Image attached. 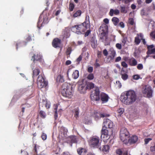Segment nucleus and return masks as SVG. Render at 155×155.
<instances>
[{
    "label": "nucleus",
    "mask_w": 155,
    "mask_h": 155,
    "mask_svg": "<svg viewBox=\"0 0 155 155\" xmlns=\"http://www.w3.org/2000/svg\"><path fill=\"white\" fill-rule=\"evenodd\" d=\"M137 99V96L135 92L132 90L126 91L121 97L122 102L127 105L132 104Z\"/></svg>",
    "instance_id": "f257e3e1"
},
{
    "label": "nucleus",
    "mask_w": 155,
    "mask_h": 155,
    "mask_svg": "<svg viewBox=\"0 0 155 155\" xmlns=\"http://www.w3.org/2000/svg\"><path fill=\"white\" fill-rule=\"evenodd\" d=\"M72 87L67 83L63 84L61 86V93L62 95L68 98H71L73 96V91Z\"/></svg>",
    "instance_id": "f03ea898"
},
{
    "label": "nucleus",
    "mask_w": 155,
    "mask_h": 155,
    "mask_svg": "<svg viewBox=\"0 0 155 155\" xmlns=\"http://www.w3.org/2000/svg\"><path fill=\"white\" fill-rule=\"evenodd\" d=\"M88 28L83 23L74 25L71 27V30L73 32L78 34H83Z\"/></svg>",
    "instance_id": "7ed1b4c3"
},
{
    "label": "nucleus",
    "mask_w": 155,
    "mask_h": 155,
    "mask_svg": "<svg viewBox=\"0 0 155 155\" xmlns=\"http://www.w3.org/2000/svg\"><path fill=\"white\" fill-rule=\"evenodd\" d=\"M130 137L129 133L127 129L125 128H122L120 130V139L124 143H128V140Z\"/></svg>",
    "instance_id": "20e7f679"
},
{
    "label": "nucleus",
    "mask_w": 155,
    "mask_h": 155,
    "mask_svg": "<svg viewBox=\"0 0 155 155\" xmlns=\"http://www.w3.org/2000/svg\"><path fill=\"white\" fill-rule=\"evenodd\" d=\"M89 143L91 147L94 148H98L101 145L100 138L96 136H93L91 137Z\"/></svg>",
    "instance_id": "39448f33"
},
{
    "label": "nucleus",
    "mask_w": 155,
    "mask_h": 155,
    "mask_svg": "<svg viewBox=\"0 0 155 155\" xmlns=\"http://www.w3.org/2000/svg\"><path fill=\"white\" fill-rule=\"evenodd\" d=\"M37 82L38 87L39 88L45 87L48 84V82L45 81L44 76L42 75H39Z\"/></svg>",
    "instance_id": "423d86ee"
},
{
    "label": "nucleus",
    "mask_w": 155,
    "mask_h": 155,
    "mask_svg": "<svg viewBox=\"0 0 155 155\" xmlns=\"http://www.w3.org/2000/svg\"><path fill=\"white\" fill-rule=\"evenodd\" d=\"M100 91L98 87H96L94 91V93L90 95L91 100L93 101H99Z\"/></svg>",
    "instance_id": "0eeeda50"
},
{
    "label": "nucleus",
    "mask_w": 155,
    "mask_h": 155,
    "mask_svg": "<svg viewBox=\"0 0 155 155\" xmlns=\"http://www.w3.org/2000/svg\"><path fill=\"white\" fill-rule=\"evenodd\" d=\"M153 92V91L151 86L148 85H145L142 91L143 94H147V97L148 98L152 97Z\"/></svg>",
    "instance_id": "6e6552de"
},
{
    "label": "nucleus",
    "mask_w": 155,
    "mask_h": 155,
    "mask_svg": "<svg viewBox=\"0 0 155 155\" xmlns=\"http://www.w3.org/2000/svg\"><path fill=\"white\" fill-rule=\"evenodd\" d=\"M59 137L64 140L66 137L68 130L64 127H59Z\"/></svg>",
    "instance_id": "1a4fd4ad"
},
{
    "label": "nucleus",
    "mask_w": 155,
    "mask_h": 155,
    "mask_svg": "<svg viewBox=\"0 0 155 155\" xmlns=\"http://www.w3.org/2000/svg\"><path fill=\"white\" fill-rule=\"evenodd\" d=\"M110 99V97L108 94L104 92L100 93L99 101L102 103L104 104L107 102Z\"/></svg>",
    "instance_id": "9d476101"
},
{
    "label": "nucleus",
    "mask_w": 155,
    "mask_h": 155,
    "mask_svg": "<svg viewBox=\"0 0 155 155\" xmlns=\"http://www.w3.org/2000/svg\"><path fill=\"white\" fill-rule=\"evenodd\" d=\"M101 133V138L103 139L104 141H106L109 139L110 136L108 135V131L105 127H102Z\"/></svg>",
    "instance_id": "9b49d317"
},
{
    "label": "nucleus",
    "mask_w": 155,
    "mask_h": 155,
    "mask_svg": "<svg viewBox=\"0 0 155 155\" xmlns=\"http://www.w3.org/2000/svg\"><path fill=\"white\" fill-rule=\"evenodd\" d=\"M48 22V19L46 17H43L42 19L41 16L40 15L37 23V27L38 28L40 29L41 27L47 24Z\"/></svg>",
    "instance_id": "f8f14e48"
},
{
    "label": "nucleus",
    "mask_w": 155,
    "mask_h": 155,
    "mask_svg": "<svg viewBox=\"0 0 155 155\" xmlns=\"http://www.w3.org/2000/svg\"><path fill=\"white\" fill-rule=\"evenodd\" d=\"M113 126V123L110 120L108 119H105L104 120L103 123V127L107 128H111Z\"/></svg>",
    "instance_id": "ddd939ff"
},
{
    "label": "nucleus",
    "mask_w": 155,
    "mask_h": 155,
    "mask_svg": "<svg viewBox=\"0 0 155 155\" xmlns=\"http://www.w3.org/2000/svg\"><path fill=\"white\" fill-rule=\"evenodd\" d=\"M108 34L106 33H101L99 35V37L100 40L102 42L105 43V45H107L106 44L108 40Z\"/></svg>",
    "instance_id": "4468645a"
},
{
    "label": "nucleus",
    "mask_w": 155,
    "mask_h": 155,
    "mask_svg": "<svg viewBox=\"0 0 155 155\" xmlns=\"http://www.w3.org/2000/svg\"><path fill=\"white\" fill-rule=\"evenodd\" d=\"M61 43V39L58 38H55L52 42V45L54 48H60Z\"/></svg>",
    "instance_id": "2eb2a0df"
},
{
    "label": "nucleus",
    "mask_w": 155,
    "mask_h": 155,
    "mask_svg": "<svg viewBox=\"0 0 155 155\" xmlns=\"http://www.w3.org/2000/svg\"><path fill=\"white\" fill-rule=\"evenodd\" d=\"M108 26L106 24L102 25L100 27L99 31L101 33L108 34Z\"/></svg>",
    "instance_id": "dca6fc26"
},
{
    "label": "nucleus",
    "mask_w": 155,
    "mask_h": 155,
    "mask_svg": "<svg viewBox=\"0 0 155 155\" xmlns=\"http://www.w3.org/2000/svg\"><path fill=\"white\" fill-rule=\"evenodd\" d=\"M42 58V56L40 53L36 54H34L32 57L31 60L35 63V61H41Z\"/></svg>",
    "instance_id": "f3484780"
},
{
    "label": "nucleus",
    "mask_w": 155,
    "mask_h": 155,
    "mask_svg": "<svg viewBox=\"0 0 155 155\" xmlns=\"http://www.w3.org/2000/svg\"><path fill=\"white\" fill-rule=\"evenodd\" d=\"M138 138L137 136L133 135L130 138H129L128 140V143L130 144H134L136 143L138 140Z\"/></svg>",
    "instance_id": "a211bd4d"
},
{
    "label": "nucleus",
    "mask_w": 155,
    "mask_h": 155,
    "mask_svg": "<svg viewBox=\"0 0 155 155\" xmlns=\"http://www.w3.org/2000/svg\"><path fill=\"white\" fill-rule=\"evenodd\" d=\"M78 90L82 94L85 93L87 90L85 85L83 84H81L79 85Z\"/></svg>",
    "instance_id": "6ab92c4d"
},
{
    "label": "nucleus",
    "mask_w": 155,
    "mask_h": 155,
    "mask_svg": "<svg viewBox=\"0 0 155 155\" xmlns=\"http://www.w3.org/2000/svg\"><path fill=\"white\" fill-rule=\"evenodd\" d=\"M91 45L93 48H95L97 46V41L95 37H92L90 40Z\"/></svg>",
    "instance_id": "aec40b11"
},
{
    "label": "nucleus",
    "mask_w": 155,
    "mask_h": 155,
    "mask_svg": "<svg viewBox=\"0 0 155 155\" xmlns=\"http://www.w3.org/2000/svg\"><path fill=\"white\" fill-rule=\"evenodd\" d=\"M120 11L116 9L114 10L113 9H111L109 14L110 16H112L114 15V14L115 15H118Z\"/></svg>",
    "instance_id": "412c9836"
},
{
    "label": "nucleus",
    "mask_w": 155,
    "mask_h": 155,
    "mask_svg": "<svg viewBox=\"0 0 155 155\" xmlns=\"http://www.w3.org/2000/svg\"><path fill=\"white\" fill-rule=\"evenodd\" d=\"M101 150H102L103 152H108L110 149V146L108 145H103V147H100L99 148Z\"/></svg>",
    "instance_id": "4be33fe9"
},
{
    "label": "nucleus",
    "mask_w": 155,
    "mask_h": 155,
    "mask_svg": "<svg viewBox=\"0 0 155 155\" xmlns=\"http://www.w3.org/2000/svg\"><path fill=\"white\" fill-rule=\"evenodd\" d=\"M129 64L131 66H135L137 64V60L134 58H132L129 60Z\"/></svg>",
    "instance_id": "5701e85b"
},
{
    "label": "nucleus",
    "mask_w": 155,
    "mask_h": 155,
    "mask_svg": "<svg viewBox=\"0 0 155 155\" xmlns=\"http://www.w3.org/2000/svg\"><path fill=\"white\" fill-rule=\"evenodd\" d=\"M68 139L70 140L71 143H77V138L76 136L71 135L68 137Z\"/></svg>",
    "instance_id": "b1692460"
},
{
    "label": "nucleus",
    "mask_w": 155,
    "mask_h": 155,
    "mask_svg": "<svg viewBox=\"0 0 155 155\" xmlns=\"http://www.w3.org/2000/svg\"><path fill=\"white\" fill-rule=\"evenodd\" d=\"M86 27L89 28H90V25L89 20V16L88 15H86L85 17V21L83 23Z\"/></svg>",
    "instance_id": "393cba45"
},
{
    "label": "nucleus",
    "mask_w": 155,
    "mask_h": 155,
    "mask_svg": "<svg viewBox=\"0 0 155 155\" xmlns=\"http://www.w3.org/2000/svg\"><path fill=\"white\" fill-rule=\"evenodd\" d=\"M54 117L55 120L57 119L58 117V114L57 112V109L58 106L57 104H54Z\"/></svg>",
    "instance_id": "a878e982"
},
{
    "label": "nucleus",
    "mask_w": 155,
    "mask_h": 155,
    "mask_svg": "<svg viewBox=\"0 0 155 155\" xmlns=\"http://www.w3.org/2000/svg\"><path fill=\"white\" fill-rule=\"evenodd\" d=\"M120 11L121 13H126L127 12L128 7L127 6H120Z\"/></svg>",
    "instance_id": "bb28decb"
},
{
    "label": "nucleus",
    "mask_w": 155,
    "mask_h": 155,
    "mask_svg": "<svg viewBox=\"0 0 155 155\" xmlns=\"http://www.w3.org/2000/svg\"><path fill=\"white\" fill-rule=\"evenodd\" d=\"M73 112L74 113V117L76 119H77L79 117V109L77 107L75 108L73 110Z\"/></svg>",
    "instance_id": "cd10ccee"
},
{
    "label": "nucleus",
    "mask_w": 155,
    "mask_h": 155,
    "mask_svg": "<svg viewBox=\"0 0 155 155\" xmlns=\"http://www.w3.org/2000/svg\"><path fill=\"white\" fill-rule=\"evenodd\" d=\"M77 151L78 154L81 155L82 153H86L87 152V150L85 148L80 147L77 149Z\"/></svg>",
    "instance_id": "c85d7f7f"
},
{
    "label": "nucleus",
    "mask_w": 155,
    "mask_h": 155,
    "mask_svg": "<svg viewBox=\"0 0 155 155\" xmlns=\"http://www.w3.org/2000/svg\"><path fill=\"white\" fill-rule=\"evenodd\" d=\"M40 72V70L38 68H35L33 71V76L32 77L34 78V77H36L38 76Z\"/></svg>",
    "instance_id": "c756f323"
},
{
    "label": "nucleus",
    "mask_w": 155,
    "mask_h": 155,
    "mask_svg": "<svg viewBox=\"0 0 155 155\" xmlns=\"http://www.w3.org/2000/svg\"><path fill=\"white\" fill-rule=\"evenodd\" d=\"M92 116L96 120H97L100 118V113L94 111Z\"/></svg>",
    "instance_id": "7c9ffc66"
},
{
    "label": "nucleus",
    "mask_w": 155,
    "mask_h": 155,
    "mask_svg": "<svg viewBox=\"0 0 155 155\" xmlns=\"http://www.w3.org/2000/svg\"><path fill=\"white\" fill-rule=\"evenodd\" d=\"M147 54L148 55L151 54H154V55H153L152 57L155 59V48L151 50H147Z\"/></svg>",
    "instance_id": "2f4dec72"
},
{
    "label": "nucleus",
    "mask_w": 155,
    "mask_h": 155,
    "mask_svg": "<svg viewBox=\"0 0 155 155\" xmlns=\"http://www.w3.org/2000/svg\"><path fill=\"white\" fill-rule=\"evenodd\" d=\"M56 80L57 82L61 83H63L64 81L63 76L61 74H59L58 75Z\"/></svg>",
    "instance_id": "473e14b6"
},
{
    "label": "nucleus",
    "mask_w": 155,
    "mask_h": 155,
    "mask_svg": "<svg viewBox=\"0 0 155 155\" xmlns=\"http://www.w3.org/2000/svg\"><path fill=\"white\" fill-rule=\"evenodd\" d=\"M87 90H90L94 87V84L92 82L89 83L85 85Z\"/></svg>",
    "instance_id": "72a5a7b5"
},
{
    "label": "nucleus",
    "mask_w": 155,
    "mask_h": 155,
    "mask_svg": "<svg viewBox=\"0 0 155 155\" xmlns=\"http://www.w3.org/2000/svg\"><path fill=\"white\" fill-rule=\"evenodd\" d=\"M112 21L113 22L114 25L117 26L118 24L119 21V20L117 17H114L112 19Z\"/></svg>",
    "instance_id": "f704fd0d"
},
{
    "label": "nucleus",
    "mask_w": 155,
    "mask_h": 155,
    "mask_svg": "<svg viewBox=\"0 0 155 155\" xmlns=\"http://www.w3.org/2000/svg\"><path fill=\"white\" fill-rule=\"evenodd\" d=\"M79 76V72L78 70H75L72 74V77L74 79L77 78Z\"/></svg>",
    "instance_id": "c9c22d12"
},
{
    "label": "nucleus",
    "mask_w": 155,
    "mask_h": 155,
    "mask_svg": "<svg viewBox=\"0 0 155 155\" xmlns=\"http://www.w3.org/2000/svg\"><path fill=\"white\" fill-rule=\"evenodd\" d=\"M42 103H45V106L47 108H50V104L49 102H48L47 99H43Z\"/></svg>",
    "instance_id": "e433bc0d"
},
{
    "label": "nucleus",
    "mask_w": 155,
    "mask_h": 155,
    "mask_svg": "<svg viewBox=\"0 0 155 155\" xmlns=\"http://www.w3.org/2000/svg\"><path fill=\"white\" fill-rule=\"evenodd\" d=\"M33 88L32 87H28L26 92V94H28L29 95H30L32 94Z\"/></svg>",
    "instance_id": "4c0bfd02"
},
{
    "label": "nucleus",
    "mask_w": 155,
    "mask_h": 155,
    "mask_svg": "<svg viewBox=\"0 0 155 155\" xmlns=\"http://www.w3.org/2000/svg\"><path fill=\"white\" fill-rule=\"evenodd\" d=\"M40 116L42 118L44 119L46 117V114L45 112L43 110H40L39 112Z\"/></svg>",
    "instance_id": "58836bf2"
},
{
    "label": "nucleus",
    "mask_w": 155,
    "mask_h": 155,
    "mask_svg": "<svg viewBox=\"0 0 155 155\" xmlns=\"http://www.w3.org/2000/svg\"><path fill=\"white\" fill-rule=\"evenodd\" d=\"M121 78L124 81L127 80L128 77V76L126 73L122 74V72L121 73Z\"/></svg>",
    "instance_id": "ea45409f"
},
{
    "label": "nucleus",
    "mask_w": 155,
    "mask_h": 155,
    "mask_svg": "<svg viewBox=\"0 0 155 155\" xmlns=\"http://www.w3.org/2000/svg\"><path fill=\"white\" fill-rule=\"evenodd\" d=\"M81 11L80 10H78L74 13L73 15V16L74 17H77L81 15Z\"/></svg>",
    "instance_id": "a19ab883"
},
{
    "label": "nucleus",
    "mask_w": 155,
    "mask_h": 155,
    "mask_svg": "<svg viewBox=\"0 0 155 155\" xmlns=\"http://www.w3.org/2000/svg\"><path fill=\"white\" fill-rule=\"evenodd\" d=\"M124 112V109L122 108H120L117 110V112L118 114V115L120 116H121Z\"/></svg>",
    "instance_id": "79ce46f5"
},
{
    "label": "nucleus",
    "mask_w": 155,
    "mask_h": 155,
    "mask_svg": "<svg viewBox=\"0 0 155 155\" xmlns=\"http://www.w3.org/2000/svg\"><path fill=\"white\" fill-rule=\"evenodd\" d=\"M74 7V4L70 2L69 5V9L70 11H72Z\"/></svg>",
    "instance_id": "37998d69"
},
{
    "label": "nucleus",
    "mask_w": 155,
    "mask_h": 155,
    "mask_svg": "<svg viewBox=\"0 0 155 155\" xmlns=\"http://www.w3.org/2000/svg\"><path fill=\"white\" fill-rule=\"evenodd\" d=\"M141 40L138 37H136L135 38L134 42L137 45H138L139 44Z\"/></svg>",
    "instance_id": "c03bdc74"
},
{
    "label": "nucleus",
    "mask_w": 155,
    "mask_h": 155,
    "mask_svg": "<svg viewBox=\"0 0 155 155\" xmlns=\"http://www.w3.org/2000/svg\"><path fill=\"white\" fill-rule=\"evenodd\" d=\"M94 74L92 73H90L89 74L87 77L88 79L89 80H92L94 79Z\"/></svg>",
    "instance_id": "a18cd8bd"
},
{
    "label": "nucleus",
    "mask_w": 155,
    "mask_h": 155,
    "mask_svg": "<svg viewBox=\"0 0 155 155\" xmlns=\"http://www.w3.org/2000/svg\"><path fill=\"white\" fill-rule=\"evenodd\" d=\"M72 51V48L71 47H68L67 49L66 53L67 55H70Z\"/></svg>",
    "instance_id": "49530a36"
},
{
    "label": "nucleus",
    "mask_w": 155,
    "mask_h": 155,
    "mask_svg": "<svg viewBox=\"0 0 155 155\" xmlns=\"http://www.w3.org/2000/svg\"><path fill=\"white\" fill-rule=\"evenodd\" d=\"M116 55V52L115 51H112L111 54V55L109 56V57L110 58V60H113Z\"/></svg>",
    "instance_id": "de8ad7c7"
},
{
    "label": "nucleus",
    "mask_w": 155,
    "mask_h": 155,
    "mask_svg": "<svg viewBox=\"0 0 155 155\" xmlns=\"http://www.w3.org/2000/svg\"><path fill=\"white\" fill-rule=\"evenodd\" d=\"M128 22L130 25H133L134 24V19L132 18H130L128 19Z\"/></svg>",
    "instance_id": "09e8293b"
},
{
    "label": "nucleus",
    "mask_w": 155,
    "mask_h": 155,
    "mask_svg": "<svg viewBox=\"0 0 155 155\" xmlns=\"http://www.w3.org/2000/svg\"><path fill=\"white\" fill-rule=\"evenodd\" d=\"M41 137L43 140H45L47 138V135L45 133H42V134L41 135Z\"/></svg>",
    "instance_id": "8fccbe9b"
},
{
    "label": "nucleus",
    "mask_w": 155,
    "mask_h": 155,
    "mask_svg": "<svg viewBox=\"0 0 155 155\" xmlns=\"http://www.w3.org/2000/svg\"><path fill=\"white\" fill-rule=\"evenodd\" d=\"M127 38L126 37H124L122 40L123 45H124L127 42Z\"/></svg>",
    "instance_id": "3c124183"
},
{
    "label": "nucleus",
    "mask_w": 155,
    "mask_h": 155,
    "mask_svg": "<svg viewBox=\"0 0 155 155\" xmlns=\"http://www.w3.org/2000/svg\"><path fill=\"white\" fill-rule=\"evenodd\" d=\"M116 153L117 154L119 155H122L123 153L122 150L120 149H117L116 150Z\"/></svg>",
    "instance_id": "603ef678"
},
{
    "label": "nucleus",
    "mask_w": 155,
    "mask_h": 155,
    "mask_svg": "<svg viewBox=\"0 0 155 155\" xmlns=\"http://www.w3.org/2000/svg\"><path fill=\"white\" fill-rule=\"evenodd\" d=\"M152 140V139L150 138L145 139L144 140L145 144H147V143H148L151 140Z\"/></svg>",
    "instance_id": "864d4df0"
},
{
    "label": "nucleus",
    "mask_w": 155,
    "mask_h": 155,
    "mask_svg": "<svg viewBox=\"0 0 155 155\" xmlns=\"http://www.w3.org/2000/svg\"><path fill=\"white\" fill-rule=\"evenodd\" d=\"M137 68L139 70L142 69L143 68V64H138L137 66Z\"/></svg>",
    "instance_id": "5fc2aeb1"
},
{
    "label": "nucleus",
    "mask_w": 155,
    "mask_h": 155,
    "mask_svg": "<svg viewBox=\"0 0 155 155\" xmlns=\"http://www.w3.org/2000/svg\"><path fill=\"white\" fill-rule=\"evenodd\" d=\"M100 118L101 117H108L109 116V114H105L104 113L101 114L100 113Z\"/></svg>",
    "instance_id": "6e6d98bb"
},
{
    "label": "nucleus",
    "mask_w": 155,
    "mask_h": 155,
    "mask_svg": "<svg viewBox=\"0 0 155 155\" xmlns=\"http://www.w3.org/2000/svg\"><path fill=\"white\" fill-rule=\"evenodd\" d=\"M87 29H88V30L84 34V36L85 37H87L91 33L90 28H87Z\"/></svg>",
    "instance_id": "4d7b16f0"
},
{
    "label": "nucleus",
    "mask_w": 155,
    "mask_h": 155,
    "mask_svg": "<svg viewBox=\"0 0 155 155\" xmlns=\"http://www.w3.org/2000/svg\"><path fill=\"white\" fill-rule=\"evenodd\" d=\"M116 47L118 49L120 50L122 48V45L121 44L117 43L116 45Z\"/></svg>",
    "instance_id": "13d9d810"
},
{
    "label": "nucleus",
    "mask_w": 155,
    "mask_h": 155,
    "mask_svg": "<svg viewBox=\"0 0 155 155\" xmlns=\"http://www.w3.org/2000/svg\"><path fill=\"white\" fill-rule=\"evenodd\" d=\"M87 71L90 73H91L93 71V68L92 67H89L87 68Z\"/></svg>",
    "instance_id": "bf43d9fd"
},
{
    "label": "nucleus",
    "mask_w": 155,
    "mask_h": 155,
    "mask_svg": "<svg viewBox=\"0 0 155 155\" xmlns=\"http://www.w3.org/2000/svg\"><path fill=\"white\" fill-rule=\"evenodd\" d=\"M116 85H117V87L120 88L122 86L121 84L119 81H117L116 82Z\"/></svg>",
    "instance_id": "052dcab7"
},
{
    "label": "nucleus",
    "mask_w": 155,
    "mask_h": 155,
    "mask_svg": "<svg viewBox=\"0 0 155 155\" xmlns=\"http://www.w3.org/2000/svg\"><path fill=\"white\" fill-rule=\"evenodd\" d=\"M140 78V76L138 75H135L133 76V78L135 80H138Z\"/></svg>",
    "instance_id": "680f3d73"
},
{
    "label": "nucleus",
    "mask_w": 155,
    "mask_h": 155,
    "mask_svg": "<svg viewBox=\"0 0 155 155\" xmlns=\"http://www.w3.org/2000/svg\"><path fill=\"white\" fill-rule=\"evenodd\" d=\"M70 36V34L69 32H65L64 35V37L65 38H68Z\"/></svg>",
    "instance_id": "e2e57ef3"
},
{
    "label": "nucleus",
    "mask_w": 155,
    "mask_h": 155,
    "mask_svg": "<svg viewBox=\"0 0 155 155\" xmlns=\"http://www.w3.org/2000/svg\"><path fill=\"white\" fill-rule=\"evenodd\" d=\"M121 65L124 67L126 68L127 67V64L125 61H123L121 63Z\"/></svg>",
    "instance_id": "0e129e2a"
},
{
    "label": "nucleus",
    "mask_w": 155,
    "mask_h": 155,
    "mask_svg": "<svg viewBox=\"0 0 155 155\" xmlns=\"http://www.w3.org/2000/svg\"><path fill=\"white\" fill-rule=\"evenodd\" d=\"M150 36L155 39V31L152 32L150 34Z\"/></svg>",
    "instance_id": "69168bd1"
},
{
    "label": "nucleus",
    "mask_w": 155,
    "mask_h": 155,
    "mask_svg": "<svg viewBox=\"0 0 155 155\" xmlns=\"http://www.w3.org/2000/svg\"><path fill=\"white\" fill-rule=\"evenodd\" d=\"M82 55H80L79 57L77 59V61L79 62L82 59Z\"/></svg>",
    "instance_id": "338daca9"
},
{
    "label": "nucleus",
    "mask_w": 155,
    "mask_h": 155,
    "mask_svg": "<svg viewBox=\"0 0 155 155\" xmlns=\"http://www.w3.org/2000/svg\"><path fill=\"white\" fill-rule=\"evenodd\" d=\"M103 54L105 56H107L108 54V52L106 49H104L103 51Z\"/></svg>",
    "instance_id": "774afa93"
}]
</instances>
